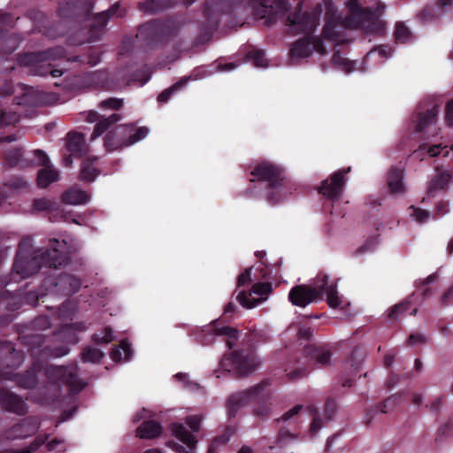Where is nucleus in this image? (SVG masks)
I'll return each instance as SVG.
<instances>
[{
    "label": "nucleus",
    "instance_id": "obj_22",
    "mask_svg": "<svg viewBox=\"0 0 453 453\" xmlns=\"http://www.w3.org/2000/svg\"><path fill=\"white\" fill-rule=\"evenodd\" d=\"M203 14L205 21L199 26L200 31L196 39V44L210 41L219 24V15L211 12L209 3H206L204 5Z\"/></svg>",
    "mask_w": 453,
    "mask_h": 453
},
{
    "label": "nucleus",
    "instance_id": "obj_21",
    "mask_svg": "<svg viewBox=\"0 0 453 453\" xmlns=\"http://www.w3.org/2000/svg\"><path fill=\"white\" fill-rule=\"evenodd\" d=\"M349 15L344 18L345 26L349 28H361L365 26L372 13L367 8H363L357 0H349L347 3Z\"/></svg>",
    "mask_w": 453,
    "mask_h": 453
},
{
    "label": "nucleus",
    "instance_id": "obj_53",
    "mask_svg": "<svg viewBox=\"0 0 453 453\" xmlns=\"http://www.w3.org/2000/svg\"><path fill=\"white\" fill-rule=\"evenodd\" d=\"M4 186L10 190L16 192L26 188L27 187V182L22 177L13 176L4 183Z\"/></svg>",
    "mask_w": 453,
    "mask_h": 453
},
{
    "label": "nucleus",
    "instance_id": "obj_2",
    "mask_svg": "<svg viewBox=\"0 0 453 453\" xmlns=\"http://www.w3.org/2000/svg\"><path fill=\"white\" fill-rule=\"evenodd\" d=\"M65 249V241L51 239L48 249L32 250L31 239L25 237L19 243L12 273L25 279L37 273L43 267L56 269L65 265L69 260Z\"/></svg>",
    "mask_w": 453,
    "mask_h": 453
},
{
    "label": "nucleus",
    "instance_id": "obj_13",
    "mask_svg": "<svg viewBox=\"0 0 453 453\" xmlns=\"http://www.w3.org/2000/svg\"><path fill=\"white\" fill-rule=\"evenodd\" d=\"M58 14L62 19L81 20L88 17L93 9L91 0H58Z\"/></svg>",
    "mask_w": 453,
    "mask_h": 453
},
{
    "label": "nucleus",
    "instance_id": "obj_3",
    "mask_svg": "<svg viewBox=\"0 0 453 453\" xmlns=\"http://www.w3.org/2000/svg\"><path fill=\"white\" fill-rule=\"evenodd\" d=\"M66 59L68 62L80 63L95 66L101 61V52L96 46L88 49L87 53L69 57L63 46H55L44 50L20 53L17 56V63L20 66L27 67L28 73L36 76L60 77L61 69L54 68L48 61Z\"/></svg>",
    "mask_w": 453,
    "mask_h": 453
},
{
    "label": "nucleus",
    "instance_id": "obj_29",
    "mask_svg": "<svg viewBox=\"0 0 453 453\" xmlns=\"http://www.w3.org/2000/svg\"><path fill=\"white\" fill-rule=\"evenodd\" d=\"M164 431L162 425L156 420H145L136 429V434L141 439H155Z\"/></svg>",
    "mask_w": 453,
    "mask_h": 453
},
{
    "label": "nucleus",
    "instance_id": "obj_47",
    "mask_svg": "<svg viewBox=\"0 0 453 453\" xmlns=\"http://www.w3.org/2000/svg\"><path fill=\"white\" fill-rule=\"evenodd\" d=\"M123 107V99L116 97H109L98 104V108L101 110H113L119 111Z\"/></svg>",
    "mask_w": 453,
    "mask_h": 453
},
{
    "label": "nucleus",
    "instance_id": "obj_62",
    "mask_svg": "<svg viewBox=\"0 0 453 453\" xmlns=\"http://www.w3.org/2000/svg\"><path fill=\"white\" fill-rule=\"evenodd\" d=\"M45 440L41 437H36L34 441H32L27 447L18 449L15 453H34L35 452L42 444H44Z\"/></svg>",
    "mask_w": 453,
    "mask_h": 453
},
{
    "label": "nucleus",
    "instance_id": "obj_59",
    "mask_svg": "<svg viewBox=\"0 0 453 453\" xmlns=\"http://www.w3.org/2000/svg\"><path fill=\"white\" fill-rule=\"evenodd\" d=\"M45 440L41 437H36L34 441H32L27 447L18 449L15 453H34L35 452L42 444H44Z\"/></svg>",
    "mask_w": 453,
    "mask_h": 453
},
{
    "label": "nucleus",
    "instance_id": "obj_45",
    "mask_svg": "<svg viewBox=\"0 0 453 453\" xmlns=\"http://www.w3.org/2000/svg\"><path fill=\"white\" fill-rule=\"evenodd\" d=\"M326 295V303L331 308H337L341 304V298L337 291V284L332 283L326 291L324 292Z\"/></svg>",
    "mask_w": 453,
    "mask_h": 453
},
{
    "label": "nucleus",
    "instance_id": "obj_27",
    "mask_svg": "<svg viewBox=\"0 0 453 453\" xmlns=\"http://www.w3.org/2000/svg\"><path fill=\"white\" fill-rule=\"evenodd\" d=\"M33 208L37 211H48L50 221H57L65 218L64 211L60 209L59 204L47 198L35 199Z\"/></svg>",
    "mask_w": 453,
    "mask_h": 453
},
{
    "label": "nucleus",
    "instance_id": "obj_60",
    "mask_svg": "<svg viewBox=\"0 0 453 453\" xmlns=\"http://www.w3.org/2000/svg\"><path fill=\"white\" fill-rule=\"evenodd\" d=\"M45 440L41 437H36L34 441H32L27 447L18 449L15 453H34L35 452L42 444H44Z\"/></svg>",
    "mask_w": 453,
    "mask_h": 453
},
{
    "label": "nucleus",
    "instance_id": "obj_43",
    "mask_svg": "<svg viewBox=\"0 0 453 453\" xmlns=\"http://www.w3.org/2000/svg\"><path fill=\"white\" fill-rule=\"evenodd\" d=\"M394 36L396 42L407 43L411 41L412 34L403 22L399 21L395 24Z\"/></svg>",
    "mask_w": 453,
    "mask_h": 453
},
{
    "label": "nucleus",
    "instance_id": "obj_10",
    "mask_svg": "<svg viewBox=\"0 0 453 453\" xmlns=\"http://www.w3.org/2000/svg\"><path fill=\"white\" fill-rule=\"evenodd\" d=\"M81 286L80 278L61 273L58 274H50L42 281V288L45 291V296H69L79 291Z\"/></svg>",
    "mask_w": 453,
    "mask_h": 453
},
{
    "label": "nucleus",
    "instance_id": "obj_40",
    "mask_svg": "<svg viewBox=\"0 0 453 453\" xmlns=\"http://www.w3.org/2000/svg\"><path fill=\"white\" fill-rule=\"evenodd\" d=\"M81 355L82 362L94 364L100 363V361L104 357V354L102 350L91 346L84 347Z\"/></svg>",
    "mask_w": 453,
    "mask_h": 453
},
{
    "label": "nucleus",
    "instance_id": "obj_17",
    "mask_svg": "<svg viewBox=\"0 0 453 453\" xmlns=\"http://www.w3.org/2000/svg\"><path fill=\"white\" fill-rule=\"evenodd\" d=\"M33 155L37 160L36 164L43 166L42 169L38 171L37 185L42 188H45L58 180V172L49 165L50 160L44 151L35 150Z\"/></svg>",
    "mask_w": 453,
    "mask_h": 453
},
{
    "label": "nucleus",
    "instance_id": "obj_23",
    "mask_svg": "<svg viewBox=\"0 0 453 453\" xmlns=\"http://www.w3.org/2000/svg\"><path fill=\"white\" fill-rule=\"evenodd\" d=\"M273 291V286L271 282H257L255 283L252 288L250 293H247L246 291H241L237 295V301L240 304L247 309H252L257 306L261 300L250 298L251 294H255L260 296H267Z\"/></svg>",
    "mask_w": 453,
    "mask_h": 453
},
{
    "label": "nucleus",
    "instance_id": "obj_34",
    "mask_svg": "<svg viewBox=\"0 0 453 453\" xmlns=\"http://www.w3.org/2000/svg\"><path fill=\"white\" fill-rule=\"evenodd\" d=\"M403 171L397 167H392L388 173V186L392 194L403 193Z\"/></svg>",
    "mask_w": 453,
    "mask_h": 453
},
{
    "label": "nucleus",
    "instance_id": "obj_57",
    "mask_svg": "<svg viewBox=\"0 0 453 453\" xmlns=\"http://www.w3.org/2000/svg\"><path fill=\"white\" fill-rule=\"evenodd\" d=\"M332 60L334 64L342 66L347 72H350L352 70V62L342 58L339 51H335L333 54Z\"/></svg>",
    "mask_w": 453,
    "mask_h": 453
},
{
    "label": "nucleus",
    "instance_id": "obj_24",
    "mask_svg": "<svg viewBox=\"0 0 453 453\" xmlns=\"http://www.w3.org/2000/svg\"><path fill=\"white\" fill-rule=\"evenodd\" d=\"M24 360L21 351L15 349L8 341L0 342V365L8 368H18Z\"/></svg>",
    "mask_w": 453,
    "mask_h": 453
},
{
    "label": "nucleus",
    "instance_id": "obj_50",
    "mask_svg": "<svg viewBox=\"0 0 453 453\" xmlns=\"http://www.w3.org/2000/svg\"><path fill=\"white\" fill-rule=\"evenodd\" d=\"M330 284L328 283V276L326 273H319L315 280L314 286H311V288L317 289L320 293V300L323 298L324 292L326 291V288H329Z\"/></svg>",
    "mask_w": 453,
    "mask_h": 453
},
{
    "label": "nucleus",
    "instance_id": "obj_44",
    "mask_svg": "<svg viewBox=\"0 0 453 453\" xmlns=\"http://www.w3.org/2000/svg\"><path fill=\"white\" fill-rule=\"evenodd\" d=\"M411 302L409 300H405L401 302L393 307L389 308L388 311V318L391 320L399 319L403 314H405L410 309Z\"/></svg>",
    "mask_w": 453,
    "mask_h": 453
},
{
    "label": "nucleus",
    "instance_id": "obj_48",
    "mask_svg": "<svg viewBox=\"0 0 453 453\" xmlns=\"http://www.w3.org/2000/svg\"><path fill=\"white\" fill-rule=\"evenodd\" d=\"M12 430L18 436L27 437L35 432V427L31 426L27 420H23L22 422L15 425Z\"/></svg>",
    "mask_w": 453,
    "mask_h": 453
},
{
    "label": "nucleus",
    "instance_id": "obj_16",
    "mask_svg": "<svg viewBox=\"0 0 453 453\" xmlns=\"http://www.w3.org/2000/svg\"><path fill=\"white\" fill-rule=\"evenodd\" d=\"M134 130V124L119 125L109 131L105 137L104 145L107 151H113L123 147L129 146L128 133Z\"/></svg>",
    "mask_w": 453,
    "mask_h": 453
},
{
    "label": "nucleus",
    "instance_id": "obj_4",
    "mask_svg": "<svg viewBox=\"0 0 453 453\" xmlns=\"http://www.w3.org/2000/svg\"><path fill=\"white\" fill-rule=\"evenodd\" d=\"M321 9L319 11L302 12V6L299 4L295 12L289 14L286 23L293 27L297 33H303L305 35L296 41L290 48L292 58H304L310 57L313 51L321 55L326 54L322 39L314 36L313 33L319 25Z\"/></svg>",
    "mask_w": 453,
    "mask_h": 453
},
{
    "label": "nucleus",
    "instance_id": "obj_49",
    "mask_svg": "<svg viewBox=\"0 0 453 453\" xmlns=\"http://www.w3.org/2000/svg\"><path fill=\"white\" fill-rule=\"evenodd\" d=\"M149 134V128L147 127H140L136 128L134 126V130L133 132L128 133V142L129 146L133 145L142 139H144Z\"/></svg>",
    "mask_w": 453,
    "mask_h": 453
},
{
    "label": "nucleus",
    "instance_id": "obj_28",
    "mask_svg": "<svg viewBox=\"0 0 453 453\" xmlns=\"http://www.w3.org/2000/svg\"><path fill=\"white\" fill-rule=\"evenodd\" d=\"M22 41L23 38L19 35L0 28V56L12 54Z\"/></svg>",
    "mask_w": 453,
    "mask_h": 453
},
{
    "label": "nucleus",
    "instance_id": "obj_15",
    "mask_svg": "<svg viewBox=\"0 0 453 453\" xmlns=\"http://www.w3.org/2000/svg\"><path fill=\"white\" fill-rule=\"evenodd\" d=\"M344 28H349L345 26L344 19L337 13L333 6H327L325 13V25L322 30L323 38L341 44L343 42L341 35Z\"/></svg>",
    "mask_w": 453,
    "mask_h": 453
},
{
    "label": "nucleus",
    "instance_id": "obj_38",
    "mask_svg": "<svg viewBox=\"0 0 453 453\" xmlns=\"http://www.w3.org/2000/svg\"><path fill=\"white\" fill-rule=\"evenodd\" d=\"M96 160V157L87 158L82 162L80 173L81 180L91 182L100 173V171L94 165Z\"/></svg>",
    "mask_w": 453,
    "mask_h": 453
},
{
    "label": "nucleus",
    "instance_id": "obj_33",
    "mask_svg": "<svg viewBox=\"0 0 453 453\" xmlns=\"http://www.w3.org/2000/svg\"><path fill=\"white\" fill-rule=\"evenodd\" d=\"M85 148L84 136L81 133L70 132L67 134L66 149L73 156H82Z\"/></svg>",
    "mask_w": 453,
    "mask_h": 453
},
{
    "label": "nucleus",
    "instance_id": "obj_26",
    "mask_svg": "<svg viewBox=\"0 0 453 453\" xmlns=\"http://www.w3.org/2000/svg\"><path fill=\"white\" fill-rule=\"evenodd\" d=\"M305 356L314 360L319 366H325L330 363L331 351L326 344H311L306 346L303 350Z\"/></svg>",
    "mask_w": 453,
    "mask_h": 453
},
{
    "label": "nucleus",
    "instance_id": "obj_61",
    "mask_svg": "<svg viewBox=\"0 0 453 453\" xmlns=\"http://www.w3.org/2000/svg\"><path fill=\"white\" fill-rule=\"evenodd\" d=\"M45 440L41 437H36L34 441H32L27 447L18 449L15 453H34L35 452L42 444H44Z\"/></svg>",
    "mask_w": 453,
    "mask_h": 453
},
{
    "label": "nucleus",
    "instance_id": "obj_8",
    "mask_svg": "<svg viewBox=\"0 0 453 453\" xmlns=\"http://www.w3.org/2000/svg\"><path fill=\"white\" fill-rule=\"evenodd\" d=\"M270 385L268 380H264L247 390L231 395L227 399L228 416L234 418L238 411L251 402H257L254 414L262 418H267L271 412V403H268L269 393L265 390Z\"/></svg>",
    "mask_w": 453,
    "mask_h": 453
},
{
    "label": "nucleus",
    "instance_id": "obj_31",
    "mask_svg": "<svg viewBox=\"0 0 453 453\" xmlns=\"http://www.w3.org/2000/svg\"><path fill=\"white\" fill-rule=\"evenodd\" d=\"M438 113H439V106L436 104L432 106L430 109H427L424 112L418 113L417 125L415 127V131L417 133H421L427 127L434 124L437 120Z\"/></svg>",
    "mask_w": 453,
    "mask_h": 453
},
{
    "label": "nucleus",
    "instance_id": "obj_14",
    "mask_svg": "<svg viewBox=\"0 0 453 453\" xmlns=\"http://www.w3.org/2000/svg\"><path fill=\"white\" fill-rule=\"evenodd\" d=\"M256 13L266 19L268 24H273L279 17L285 14L288 4L285 0H250Z\"/></svg>",
    "mask_w": 453,
    "mask_h": 453
},
{
    "label": "nucleus",
    "instance_id": "obj_32",
    "mask_svg": "<svg viewBox=\"0 0 453 453\" xmlns=\"http://www.w3.org/2000/svg\"><path fill=\"white\" fill-rule=\"evenodd\" d=\"M139 10L144 13L156 14L173 6L172 0H143L139 3Z\"/></svg>",
    "mask_w": 453,
    "mask_h": 453
},
{
    "label": "nucleus",
    "instance_id": "obj_39",
    "mask_svg": "<svg viewBox=\"0 0 453 453\" xmlns=\"http://www.w3.org/2000/svg\"><path fill=\"white\" fill-rule=\"evenodd\" d=\"M122 351L125 354L124 359L129 360L132 356V349L127 340H122L119 347L111 349L110 356L114 362H119L122 359Z\"/></svg>",
    "mask_w": 453,
    "mask_h": 453
},
{
    "label": "nucleus",
    "instance_id": "obj_36",
    "mask_svg": "<svg viewBox=\"0 0 453 453\" xmlns=\"http://www.w3.org/2000/svg\"><path fill=\"white\" fill-rule=\"evenodd\" d=\"M121 119V115L113 113L107 118H101L95 126L91 134V140H95L105 133L113 124Z\"/></svg>",
    "mask_w": 453,
    "mask_h": 453
},
{
    "label": "nucleus",
    "instance_id": "obj_5",
    "mask_svg": "<svg viewBox=\"0 0 453 453\" xmlns=\"http://www.w3.org/2000/svg\"><path fill=\"white\" fill-rule=\"evenodd\" d=\"M183 25L178 16L153 19L139 26L136 38L149 50L159 49L174 40Z\"/></svg>",
    "mask_w": 453,
    "mask_h": 453
},
{
    "label": "nucleus",
    "instance_id": "obj_63",
    "mask_svg": "<svg viewBox=\"0 0 453 453\" xmlns=\"http://www.w3.org/2000/svg\"><path fill=\"white\" fill-rule=\"evenodd\" d=\"M453 303V284L448 288L440 297V305L448 307Z\"/></svg>",
    "mask_w": 453,
    "mask_h": 453
},
{
    "label": "nucleus",
    "instance_id": "obj_25",
    "mask_svg": "<svg viewBox=\"0 0 453 453\" xmlns=\"http://www.w3.org/2000/svg\"><path fill=\"white\" fill-rule=\"evenodd\" d=\"M84 329L85 326L82 323L64 325L51 336L50 340L44 336V345L50 346V344L47 342H52V340L62 341L69 344H76L79 342V337L76 331ZM50 347L52 346L50 345Z\"/></svg>",
    "mask_w": 453,
    "mask_h": 453
},
{
    "label": "nucleus",
    "instance_id": "obj_55",
    "mask_svg": "<svg viewBox=\"0 0 453 453\" xmlns=\"http://www.w3.org/2000/svg\"><path fill=\"white\" fill-rule=\"evenodd\" d=\"M409 210L412 211V212L411 213V216L414 217L416 221L418 223L426 222L430 217L429 211H427L426 210L417 208L414 205H411L409 207Z\"/></svg>",
    "mask_w": 453,
    "mask_h": 453
},
{
    "label": "nucleus",
    "instance_id": "obj_58",
    "mask_svg": "<svg viewBox=\"0 0 453 453\" xmlns=\"http://www.w3.org/2000/svg\"><path fill=\"white\" fill-rule=\"evenodd\" d=\"M45 440L41 437H36L34 441H32L27 447L18 449L15 453H34L35 452L42 444H44Z\"/></svg>",
    "mask_w": 453,
    "mask_h": 453
},
{
    "label": "nucleus",
    "instance_id": "obj_20",
    "mask_svg": "<svg viewBox=\"0 0 453 453\" xmlns=\"http://www.w3.org/2000/svg\"><path fill=\"white\" fill-rule=\"evenodd\" d=\"M0 407L6 411L24 416L27 413V405L22 397L5 388H0Z\"/></svg>",
    "mask_w": 453,
    "mask_h": 453
},
{
    "label": "nucleus",
    "instance_id": "obj_64",
    "mask_svg": "<svg viewBox=\"0 0 453 453\" xmlns=\"http://www.w3.org/2000/svg\"><path fill=\"white\" fill-rule=\"evenodd\" d=\"M91 80L96 85L100 84L104 87L108 81V73L103 70L96 71L92 73Z\"/></svg>",
    "mask_w": 453,
    "mask_h": 453
},
{
    "label": "nucleus",
    "instance_id": "obj_7",
    "mask_svg": "<svg viewBox=\"0 0 453 453\" xmlns=\"http://www.w3.org/2000/svg\"><path fill=\"white\" fill-rule=\"evenodd\" d=\"M269 339L267 333L263 329H250L244 337L248 349L235 350L231 354V364L238 378L247 376L255 372L259 366V360L254 347L257 343L266 342Z\"/></svg>",
    "mask_w": 453,
    "mask_h": 453
},
{
    "label": "nucleus",
    "instance_id": "obj_11",
    "mask_svg": "<svg viewBox=\"0 0 453 453\" xmlns=\"http://www.w3.org/2000/svg\"><path fill=\"white\" fill-rule=\"evenodd\" d=\"M239 330L229 326H221L219 319L212 321L210 325L196 329L194 334L196 341L202 345H210L214 342L215 336H225L227 338L226 345L233 349L234 341L239 338Z\"/></svg>",
    "mask_w": 453,
    "mask_h": 453
},
{
    "label": "nucleus",
    "instance_id": "obj_56",
    "mask_svg": "<svg viewBox=\"0 0 453 453\" xmlns=\"http://www.w3.org/2000/svg\"><path fill=\"white\" fill-rule=\"evenodd\" d=\"M336 409V402L333 398H328L325 403L324 418L326 420H331L335 414Z\"/></svg>",
    "mask_w": 453,
    "mask_h": 453
},
{
    "label": "nucleus",
    "instance_id": "obj_6",
    "mask_svg": "<svg viewBox=\"0 0 453 453\" xmlns=\"http://www.w3.org/2000/svg\"><path fill=\"white\" fill-rule=\"evenodd\" d=\"M251 175L258 181L267 182V201L273 205L280 203L292 193V187L285 177L284 169L280 165L269 162L259 163L251 171Z\"/></svg>",
    "mask_w": 453,
    "mask_h": 453
},
{
    "label": "nucleus",
    "instance_id": "obj_35",
    "mask_svg": "<svg viewBox=\"0 0 453 453\" xmlns=\"http://www.w3.org/2000/svg\"><path fill=\"white\" fill-rule=\"evenodd\" d=\"M450 180L451 175L448 172H443L437 174L429 183L427 188V196L434 197L437 191L446 189Z\"/></svg>",
    "mask_w": 453,
    "mask_h": 453
},
{
    "label": "nucleus",
    "instance_id": "obj_51",
    "mask_svg": "<svg viewBox=\"0 0 453 453\" xmlns=\"http://www.w3.org/2000/svg\"><path fill=\"white\" fill-rule=\"evenodd\" d=\"M19 115L14 111H0V128L14 125L17 122H19Z\"/></svg>",
    "mask_w": 453,
    "mask_h": 453
},
{
    "label": "nucleus",
    "instance_id": "obj_52",
    "mask_svg": "<svg viewBox=\"0 0 453 453\" xmlns=\"http://www.w3.org/2000/svg\"><path fill=\"white\" fill-rule=\"evenodd\" d=\"M309 411L311 416L312 417V421L310 426V431L311 434H316L323 426V422L320 417L319 416V411L316 407L310 406Z\"/></svg>",
    "mask_w": 453,
    "mask_h": 453
},
{
    "label": "nucleus",
    "instance_id": "obj_12",
    "mask_svg": "<svg viewBox=\"0 0 453 453\" xmlns=\"http://www.w3.org/2000/svg\"><path fill=\"white\" fill-rule=\"evenodd\" d=\"M351 171V167L340 169L330 175L329 178L324 180L318 188L326 199L336 201L341 198L343 193V188L346 182L345 174Z\"/></svg>",
    "mask_w": 453,
    "mask_h": 453
},
{
    "label": "nucleus",
    "instance_id": "obj_30",
    "mask_svg": "<svg viewBox=\"0 0 453 453\" xmlns=\"http://www.w3.org/2000/svg\"><path fill=\"white\" fill-rule=\"evenodd\" d=\"M89 199L90 196L76 186L66 189L61 196L62 203L71 205L86 204Z\"/></svg>",
    "mask_w": 453,
    "mask_h": 453
},
{
    "label": "nucleus",
    "instance_id": "obj_54",
    "mask_svg": "<svg viewBox=\"0 0 453 453\" xmlns=\"http://www.w3.org/2000/svg\"><path fill=\"white\" fill-rule=\"evenodd\" d=\"M92 340L96 344H107L113 340V332L111 327L106 326L103 331V335L95 334Z\"/></svg>",
    "mask_w": 453,
    "mask_h": 453
},
{
    "label": "nucleus",
    "instance_id": "obj_1",
    "mask_svg": "<svg viewBox=\"0 0 453 453\" xmlns=\"http://www.w3.org/2000/svg\"><path fill=\"white\" fill-rule=\"evenodd\" d=\"M21 343L27 347V352L35 359L32 366L24 373L14 372H4L2 378L4 380H14L23 388H34L37 384V372L44 369V374L47 379L58 388L62 385L68 387L73 394L81 392L87 383L79 378V368L76 365L71 366L48 365L43 366L42 361L48 357H61L69 353V348L61 344L58 347H50L44 345L45 338L42 334H26L21 333L19 335Z\"/></svg>",
    "mask_w": 453,
    "mask_h": 453
},
{
    "label": "nucleus",
    "instance_id": "obj_18",
    "mask_svg": "<svg viewBox=\"0 0 453 453\" xmlns=\"http://www.w3.org/2000/svg\"><path fill=\"white\" fill-rule=\"evenodd\" d=\"M288 301L295 306L306 307L313 302L320 300V293L311 286L300 284L294 286L288 292Z\"/></svg>",
    "mask_w": 453,
    "mask_h": 453
},
{
    "label": "nucleus",
    "instance_id": "obj_19",
    "mask_svg": "<svg viewBox=\"0 0 453 453\" xmlns=\"http://www.w3.org/2000/svg\"><path fill=\"white\" fill-rule=\"evenodd\" d=\"M171 431L174 437L180 440L181 442L186 444L187 448L178 444L173 443V449L177 453H195V449L197 443V440L191 433L188 431V429L184 426V425L180 423H173L171 425Z\"/></svg>",
    "mask_w": 453,
    "mask_h": 453
},
{
    "label": "nucleus",
    "instance_id": "obj_37",
    "mask_svg": "<svg viewBox=\"0 0 453 453\" xmlns=\"http://www.w3.org/2000/svg\"><path fill=\"white\" fill-rule=\"evenodd\" d=\"M402 401V395L395 394L388 397L383 403H380L373 410H369L366 412L365 417L367 418L366 424H369L372 418V413L380 411L381 413H387L388 409L394 408L399 402Z\"/></svg>",
    "mask_w": 453,
    "mask_h": 453
},
{
    "label": "nucleus",
    "instance_id": "obj_42",
    "mask_svg": "<svg viewBox=\"0 0 453 453\" xmlns=\"http://www.w3.org/2000/svg\"><path fill=\"white\" fill-rule=\"evenodd\" d=\"M188 78H182L177 82H175L173 85L169 87L168 88L163 90L158 96H157V102L160 104H165L169 101L171 96L182 88L186 86L188 83Z\"/></svg>",
    "mask_w": 453,
    "mask_h": 453
},
{
    "label": "nucleus",
    "instance_id": "obj_9",
    "mask_svg": "<svg viewBox=\"0 0 453 453\" xmlns=\"http://www.w3.org/2000/svg\"><path fill=\"white\" fill-rule=\"evenodd\" d=\"M119 9V4H114L107 11L97 13L88 28H81L76 35L68 38V43L70 45H81L99 40L109 19L115 15Z\"/></svg>",
    "mask_w": 453,
    "mask_h": 453
},
{
    "label": "nucleus",
    "instance_id": "obj_41",
    "mask_svg": "<svg viewBox=\"0 0 453 453\" xmlns=\"http://www.w3.org/2000/svg\"><path fill=\"white\" fill-rule=\"evenodd\" d=\"M6 164L11 166H24L23 151L21 148H13L4 151V154Z\"/></svg>",
    "mask_w": 453,
    "mask_h": 453
},
{
    "label": "nucleus",
    "instance_id": "obj_46",
    "mask_svg": "<svg viewBox=\"0 0 453 453\" xmlns=\"http://www.w3.org/2000/svg\"><path fill=\"white\" fill-rule=\"evenodd\" d=\"M247 58L257 67H265L267 65V59L265 58V52L262 50H252L247 53Z\"/></svg>",
    "mask_w": 453,
    "mask_h": 453
}]
</instances>
